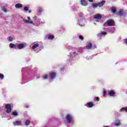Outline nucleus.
Masks as SVG:
<instances>
[{"instance_id":"27","label":"nucleus","mask_w":127,"mask_h":127,"mask_svg":"<svg viewBox=\"0 0 127 127\" xmlns=\"http://www.w3.org/2000/svg\"><path fill=\"white\" fill-rule=\"evenodd\" d=\"M100 34H101V35H106L107 34V32L102 31Z\"/></svg>"},{"instance_id":"11","label":"nucleus","mask_w":127,"mask_h":127,"mask_svg":"<svg viewBox=\"0 0 127 127\" xmlns=\"http://www.w3.org/2000/svg\"><path fill=\"white\" fill-rule=\"evenodd\" d=\"M80 3L81 5H83L84 6H86L88 5V3H87V1L84 0H80Z\"/></svg>"},{"instance_id":"26","label":"nucleus","mask_w":127,"mask_h":127,"mask_svg":"<svg viewBox=\"0 0 127 127\" xmlns=\"http://www.w3.org/2000/svg\"><path fill=\"white\" fill-rule=\"evenodd\" d=\"M8 40L10 42L13 41V38H12V37H8Z\"/></svg>"},{"instance_id":"16","label":"nucleus","mask_w":127,"mask_h":127,"mask_svg":"<svg viewBox=\"0 0 127 127\" xmlns=\"http://www.w3.org/2000/svg\"><path fill=\"white\" fill-rule=\"evenodd\" d=\"M38 47H39V44H35L32 46V49H35L36 48H37Z\"/></svg>"},{"instance_id":"18","label":"nucleus","mask_w":127,"mask_h":127,"mask_svg":"<svg viewBox=\"0 0 127 127\" xmlns=\"http://www.w3.org/2000/svg\"><path fill=\"white\" fill-rule=\"evenodd\" d=\"M12 115L15 117H17V116H18V113H17V112L16 111H14L12 113Z\"/></svg>"},{"instance_id":"36","label":"nucleus","mask_w":127,"mask_h":127,"mask_svg":"<svg viewBox=\"0 0 127 127\" xmlns=\"http://www.w3.org/2000/svg\"><path fill=\"white\" fill-rule=\"evenodd\" d=\"M31 12H32V10H29V13H31Z\"/></svg>"},{"instance_id":"9","label":"nucleus","mask_w":127,"mask_h":127,"mask_svg":"<svg viewBox=\"0 0 127 127\" xmlns=\"http://www.w3.org/2000/svg\"><path fill=\"white\" fill-rule=\"evenodd\" d=\"M105 3H106V1L103 0L100 2L98 3V6L99 7H101V6H103V5H104V4H105Z\"/></svg>"},{"instance_id":"38","label":"nucleus","mask_w":127,"mask_h":127,"mask_svg":"<svg viewBox=\"0 0 127 127\" xmlns=\"http://www.w3.org/2000/svg\"><path fill=\"white\" fill-rule=\"evenodd\" d=\"M88 1H89L90 2H93V0H88Z\"/></svg>"},{"instance_id":"28","label":"nucleus","mask_w":127,"mask_h":127,"mask_svg":"<svg viewBox=\"0 0 127 127\" xmlns=\"http://www.w3.org/2000/svg\"><path fill=\"white\" fill-rule=\"evenodd\" d=\"M24 10H25V11H28V10H29V9H28V7L25 6L24 8Z\"/></svg>"},{"instance_id":"10","label":"nucleus","mask_w":127,"mask_h":127,"mask_svg":"<svg viewBox=\"0 0 127 127\" xmlns=\"http://www.w3.org/2000/svg\"><path fill=\"white\" fill-rule=\"evenodd\" d=\"M13 126H21V121H16L15 122H13Z\"/></svg>"},{"instance_id":"30","label":"nucleus","mask_w":127,"mask_h":127,"mask_svg":"<svg viewBox=\"0 0 127 127\" xmlns=\"http://www.w3.org/2000/svg\"><path fill=\"white\" fill-rule=\"evenodd\" d=\"M48 74H45L44 77V79H48Z\"/></svg>"},{"instance_id":"1","label":"nucleus","mask_w":127,"mask_h":127,"mask_svg":"<svg viewBox=\"0 0 127 127\" xmlns=\"http://www.w3.org/2000/svg\"><path fill=\"white\" fill-rule=\"evenodd\" d=\"M65 120L67 123V124H74V119H73V117L70 114H67L65 117Z\"/></svg>"},{"instance_id":"21","label":"nucleus","mask_w":127,"mask_h":127,"mask_svg":"<svg viewBox=\"0 0 127 127\" xmlns=\"http://www.w3.org/2000/svg\"><path fill=\"white\" fill-rule=\"evenodd\" d=\"M16 46L14 45V44L11 43L10 44V48H15Z\"/></svg>"},{"instance_id":"29","label":"nucleus","mask_w":127,"mask_h":127,"mask_svg":"<svg viewBox=\"0 0 127 127\" xmlns=\"http://www.w3.org/2000/svg\"><path fill=\"white\" fill-rule=\"evenodd\" d=\"M79 39H80V40H84V38H83V36L79 35L78 36Z\"/></svg>"},{"instance_id":"32","label":"nucleus","mask_w":127,"mask_h":127,"mask_svg":"<svg viewBox=\"0 0 127 127\" xmlns=\"http://www.w3.org/2000/svg\"><path fill=\"white\" fill-rule=\"evenodd\" d=\"M38 10L39 12H42L43 11L42 9H41V8H39Z\"/></svg>"},{"instance_id":"17","label":"nucleus","mask_w":127,"mask_h":127,"mask_svg":"<svg viewBox=\"0 0 127 127\" xmlns=\"http://www.w3.org/2000/svg\"><path fill=\"white\" fill-rule=\"evenodd\" d=\"M29 124H30V121H29V120H28V119L26 120L25 122V125L26 126H29Z\"/></svg>"},{"instance_id":"6","label":"nucleus","mask_w":127,"mask_h":127,"mask_svg":"<svg viewBox=\"0 0 127 127\" xmlns=\"http://www.w3.org/2000/svg\"><path fill=\"white\" fill-rule=\"evenodd\" d=\"M18 49H22L25 47V44L23 43L19 44L17 45Z\"/></svg>"},{"instance_id":"20","label":"nucleus","mask_w":127,"mask_h":127,"mask_svg":"<svg viewBox=\"0 0 127 127\" xmlns=\"http://www.w3.org/2000/svg\"><path fill=\"white\" fill-rule=\"evenodd\" d=\"M112 11L113 13H117V8L116 7L112 8Z\"/></svg>"},{"instance_id":"14","label":"nucleus","mask_w":127,"mask_h":127,"mask_svg":"<svg viewBox=\"0 0 127 127\" xmlns=\"http://www.w3.org/2000/svg\"><path fill=\"white\" fill-rule=\"evenodd\" d=\"M94 18H95V19H101V18H102V15L101 14L95 15L94 16Z\"/></svg>"},{"instance_id":"13","label":"nucleus","mask_w":127,"mask_h":127,"mask_svg":"<svg viewBox=\"0 0 127 127\" xmlns=\"http://www.w3.org/2000/svg\"><path fill=\"white\" fill-rule=\"evenodd\" d=\"M15 7H16V8L18 9L21 8V7H22V4L18 3L15 5Z\"/></svg>"},{"instance_id":"3","label":"nucleus","mask_w":127,"mask_h":127,"mask_svg":"<svg viewBox=\"0 0 127 127\" xmlns=\"http://www.w3.org/2000/svg\"><path fill=\"white\" fill-rule=\"evenodd\" d=\"M5 108L7 109V113L8 114H9V113H11V111H12V106H11V104H5Z\"/></svg>"},{"instance_id":"33","label":"nucleus","mask_w":127,"mask_h":127,"mask_svg":"<svg viewBox=\"0 0 127 127\" xmlns=\"http://www.w3.org/2000/svg\"><path fill=\"white\" fill-rule=\"evenodd\" d=\"M94 99L96 100V101H97V102H99V97H95Z\"/></svg>"},{"instance_id":"35","label":"nucleus","mask_w":127,"mask_h":127,"mask_svg":"<svg viewBox=\"0 0 127 127\" xmlns=\"http://www.w3.org/2000/svg\"><path fill=\"white\" fill-rule=\"evenodd\" d=\"M3 11H5V12H6V11H7V10L6 9H5V8H3Z\"/></svg>"},{"instance_id":"34","label":"nucleus","mask_w":127,"mask_h":127,"mask_svg":"<svg viewBox=\"0 0 127 127\" xmlns=\"http://www.w3.org/2000/svg\"><path fill=\"white\" fill-rule=\"evenodd\" d=\"M64 69H65V67H62V68H60V70H61V71H63V70H64Z\"/></svg>"},{"instance_id":"15","label":"nucleus","mask_w":127,"mask_h":127,"mask_svg":"<svg viewBox=\"0 0 127 127\" xmlns=\"http://www.w3.org/2000/svg\"><path fill=\"white\" fill-rule=\"evenodd\" d=\"M124 14V10L123 9H120L119 11V13L118 14V15H120V16H122Z\"/></svg>"},{"instance_id":"19","label":"nucleus","mask_w":127,"mask_h":127,"mask_svg":"<svg viewBox=\"0 0 127 127\" xmlns=\"http://www.w3.org/2000/svg\"><path fill=\"white\" fill-rule=\"evenodd\" d=\"M121 121H120V120H117L116 121V123L115 124V126H116V127H119V126H120Z\"/></svg>"},{"instance_id":"7","label":"nucleus","mask_w":127,"mask_h":127,"mask_svg":"<svg viewBox=\"0 0 127 127\" xmlns=\"http://www.w3.org/2000/svg\"><path fill=\"white\" fill-rule=\"evenodd\" d=\"M56 75H57V74L55 72H52L50 73V76L51 79H54V78H55V77H56Z\"/></svg>"},{"instance_id":"39","label":"nucleus","mask_w":127,"mask_h":127,"mask_svg":"<svg viewBox=\"0 0 127 127\" xmlns=\"http://www.w3.org/2000/svg\"><path fill=\"white\" fill-rule=\"evenodd\" d=\"M73 54H76V52H74L73 53Z\"/></svg>"},{"instance_id":"23","label":"nucleus","mask_w":127,"mask_h":127,"mask_svg":"<svg viewBox=\"0 0 127 127\" xmlns=\"http://www.w3.org/2000/svg\"><path fill=\"white\" fill-rule=\"evenodd\" d=\"M92 5L94 8H96V7H98V6H99L98 3H93Z\"/></svg>"},{"instance_id":"4","label":"nucleus","mask_w":127,"mask_h":127,"mask_svg":"<svg viewBox=\"0 0 127 127\" xmlns=\"http://www.w3.org/2000/svg\"><path fill=\"white\" fill-rule=\"evenodd\" d=\"M27 18L28 20L23 19V21L25 22V23H28V24H32V23H33V21H30V17H28Z\"/></svg>"},{"instance_id":"8","label":"nucleus","mask_w":127,"mask_h":127,"mask_svg":"<svg viewBox=\"0 0 127 127\" xmlns=\"http://www.w3.org/2000/svg\"><path fill=\"white\" fill-rule=\"evenodd\" d=\"M115 93L116 92L114 90H110L109 91H108V95H109V96H111V97H114V96H115Z\"/></svg>"},{"instance_id":"31","label":"nucleus","mask_w":127,"mask_h":127,"mask_svg":"<svg viewBox=\"0 0 127 127\" xmlns=\"http://www.w3.org/2000/svg\"><path fill=\"white\" fill-rule=\"evenodd\" d=\"M106 94H107V93L106 92V91H103V96H106Z\"/></svg>"},{"instance_id":"22","label":"nucleus","mask_w":127,"mask_h":127,"mask_svg":"<svg viewBox=\"0 0 127 127\" xmlns=\"http://www.w3.org/2000/svg\"><path fill=\"white\" fill-rule=\"evenodd\" d=\"M48 39L49 40H52L54 39V36H53V35H50L48 36Z\"/></svg>"},{"instance_id":"2","label":"nucleus","mask_w":127,"mask_h":127,"mask_svg":"<svg viewBox=\"0 0 127 127\" xmlns=\"http://www.w3.org/2000/svg\"><path fill=\"white\" fill-rule=\"evenodd\" d=\"M108 26H115V21L113 19H109L105 23Z\"/></svg>"},{"instance_id":"37","label":"nucleus","mask_w":127,"mask_h":127,"mask_svg":"<svg viewBox=\"0 0 127 127\" xmlns=\"http://www.w3.org/2000/svg\"><path fill=\"white\" fill-rule=\"evenodd\" d=\"M124 41H125L126 43L127 44V39H125Z\"/></svg>"},{"instance_id":"25","label":"nucleus","mask_w":127,"mask_h":127,"mask_svg":"<svg viewBox=\"0 0 127 127\" xmlns=\"http://www.w3.org/2000/svg\"><path fill=\"white\" fill-rule=\"evenodd\" d=\"M124 111H126V112H127V107H123L121 109V112H124Z\"/></svg>"},{"instance_id":"12","label":"nucleus","mask_w":127,"mask_h":127,"mask_svg":"<svg viewBox=\"0 0 127 127\" xmlns=\"http://www.w3.org/2000/svg\"><path fill=\"white\" fill-rule=\"evenodd\" d=\"M92 47H93V44L92 43H88L86 46V49L90 50Z\"/></svg>"},{"instance_id":"5","label":"nucleus","mask_w":127,"mask_h":127,"mask_svg":"<svg viewBox=\"0 0 127 127\" xmlns=\"http://www.w3.org/2000/svg\"><path fill=\"white\" fill-rule=\"evenodd\" d=\"M86 106L87 108H93L94 107V103L92 102H88L86 104Z\"/></svg>"},{"instance_id":"24","label":"nucleus","mask_w":127,"mask_h":127,"mask_svg":"<svg viewBox=\"0 0 127 127\" xmlns=\"http://www.w3.org/2000/svg\"><path fill=\"white\" fill-rule=\"evenodd\" d=\"M0 79H1V80H3V79H4V75L1 73H0Z\"/></svg>"}]
</instances>
